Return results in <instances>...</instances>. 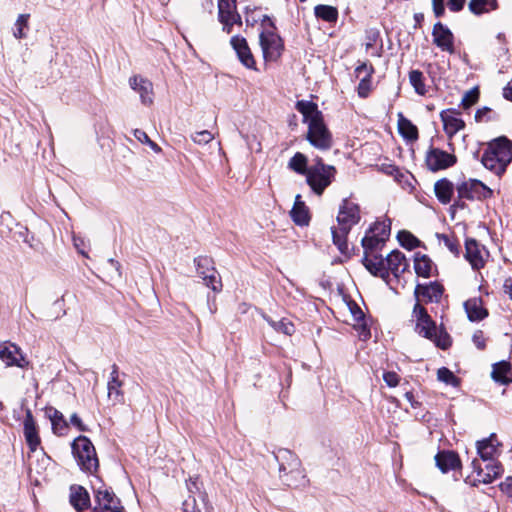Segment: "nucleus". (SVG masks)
I'll list each match as a JSON object with an SVG mask.
<instances>
[{
	"label": "nucleus",
	"mask_w": 512,
	"mask_h": 512,
	"mask_svg": "<svg viewBox=\"0 0 512 512\" xmlns=\"http://www.w3.org/2000/svg\"><path fill=\"white\" fill-rule=\"evenodd\" d=\"M295 108L303 116V123L307 125L305 138L309 144L320 151L331 149L333 136L318 105L312 101L300 100L296 102Z\"/></svg>",
	"instance_id": "f257e3e1"
},
{
	"label": "nucleus",
	"mask_w": 512,
	"mask_h": 512,
	"mask_svg": "<svg viewBox=\"0 0 512 512\" xmlns=\"http://www.w3.org/2000/svg\"><path fill=\"white\" fill-rule=\"evenodd\" d=\"M337 226L332 228L334 244L341 253L349 251L347 236L352 227L361 220V210L358 203L350 198L342 200L337 214Z\"/></svg>",
	"instance_id": "f03ea898"
},
{
	"label": "nucleus",
	"mask_w": 512,
	"mask_h": 512,
	"mask_svg": "<svg viewBox=\"0 0 512 512\" xmlns=\"http://www.w3.org/2000/svg\"><path fill=\"white\" fill-rule=\"evenodd\" d=\"M512 161V142L505 136L493 139L484 150L481 163L497 176L505 173Z\"/></svg>",
	"instance_id": "7ed1b4c3"
},
{
	"label": "nucleus",
	"mask_w": 512,
	"mask_h": 512,
	"mask_svg": "<svg viewBox=\"0 0 512 512\" xmlns=\"http://www.w3.org/2000/svg\"><path fill=\"white\" fill-rule=\"evenodd\" d=\"M275 458L279 464V477L285 485L300 488L308 484L305 470L296 454L281 448L275 453Z\"/></svg>",
	"instance_id": "20e7f679"
},
{
	"label": "nucleus",
	"mask_w": 512,
	"mask_h": 512,
	"mask_svg": "<svg viewBox=\"0 0 512 512\" xmlns=\"http://www.w3.org/2000/svg\"><path fill=\"white\" fill-rule=\"evenodd\" d=\"M413 317L416 321L415 329L419 335L433 341L441 349H447L451 345L448 333L437 329L435 322L418 302L414 305Z\"/></svg>",
	"instance_id": "39448f33"
},
{
	"label": "nucleus",
	"mask_w": 512,
	"mask_h": 512,
	"mask_svg": "<svg viewBox=\"0 0 512 512\" xmlns=\"http://www.w3.org/2000/svg\"><path fill=\"white\" fill-rule=\"evenodd\" d=\"M336 175V168L327 165L322 158L317 157L315 163L309 167L306 177V183L311 190L318 196H321L325 189L330 186Z\"/></svg>",
	"instance_id": "423d86ee"
},
{
	"label": "nucleus",
	"mask_w": 512,
	"mask_h": 512,
	"mask_svg": "<svg viewBox=\"0 0 512 512\" xmlns=\"http://www.w3.org/2000/svg\"><path fill=\"white\" fill-rule=\"evenodd\" d=\"M72 452L78 465L83 471L93 473L97 471L99 462L96 450L90 439L86 436H78L72 442Z\"/></svg>",
	"instance_id": "0eeeda50"
},
{
	"label": "nucleus",
	"mask_w": 512,
	"mask_h": 512,
	"mask_svg": "<svg viewBox=\"0 0 512 512\" xmlns=\"http://www.w3.org/2000/svg\"><path fill=\"white\" fill-rule=\"evenodd\" d=\"M458 197L467 200H484L492 197L493 191L477 179H468L456 187Z\"/></svg>",
	"instance_id": "6e6552de"
},
{
	"label": "nucleus",
	"mask_w": 512,
	"mask_h": 512,
	"mask_svg": "<svg viewBox=\"0 0 512 512\" xmlns=\"http://www.w3.org/2000/svg\"><path fill=\"white\" fill-rule=\"evenodd\" d=\"M218 20L227 34L232 32L234 24H242L241 16L237 12L236 0H218Z\"/></svg>",
	"instance_id": "1a4fd4ad"
},
{
	"label": "nucleus",
	"mask_w": 512,
	"mask_h": 512,
	"mask_svg": "<svg viewBox=\"0 0 512 512\" xmlns=\"http://www.w3.org/2000/svg\"><path fill=\"white\" fill-rule=\"evenodd\" d=\"M260 46L266 61H276L282 53L283 43L281 38L271 30L263 31L260 36Z\"/></svg>",
	"instance_id": "9d476101"
},
{
	"label": "nucleus",
	"mask_w": 512,
	"mask_h": 512,
	"mask_svg": "<svg viewBox=\"0 0 512 512\" xmlns=\"http://www.w3.org/2000/svg\"><path fill=\"white\" fill-rule=\"evenodd\" d=\"M0 360L5 367H19L25 369L30 365L23 351L14 343H2L0 345Z\"/></svg>",
	"instance_id": "9b49d317"
},
{
	"label": "nucleus",
	"mask_w": 512,
	"mask_h": 512,
	"mask_svg": "<svg viewBox=\"0 0 512 512\" xmlns=\"http://www.w3.org/2000/svg\"><path fill=\"white\" fill-rule=\"evenodd\" d=\"M485 468H482L479 461L474 459L471 463L473 472L476 473L475 481L483 484L492 483L503 474V467L499 461H486Z\"/></svg>",
	"instance_id": "f8f14e48"
},
{
	"label": "nucleus",
	"mask_w": 512,
	"mask_h": 512,
	"mask_svg": "<svg viewBox=\"0 0 512 512\" xmlns=\"http://www.w3.org/2000/svg\"><path fill=\"white\" fill-rule=\"evenodd\" d=\"M456 162V157L438 148H432L427 152L426 164L431 171L446 169Z\"/></svg>",
	"instance_id": "ddd939ff"
},
{
	"label": "nucleus",
	"mask_w": 512,
	"mask_h": 512,
	"mask_svg": "<svg viewBox=\"0 0 512 512\" xmlns=\"http://www.w3.org/2000/svg\"><path fill=\"white\" fill-rule=\"evenodd\" d=\"M440 119L443 123V129L449 138L465 128V122L461 118L460 113L454 109L441 111Z\"/></svg>",
	"instance_id": "4468645a"
},
{
	"label": "nucleus",
	"mask_w": 512,
	"mask_h": 512,
	"mask_svg": "<svg viewBox=\"0 0 512 512\" xmlns=\"http://www.w3.org/2000/svg\"><path fill=\"white\" fill-rule=\"evenodd\" d=\"M97 507L101 512H122L119 498L108 489H99L95 494Z\"/></svg>",
	"instance_id": "2eb2a0df"
},
{
	"label": "nucleus",
	"mask_w": 512,
	"mask_h": 512,
	"mask_svg": "<svg viewBox=\"0 0 512 512\" xmlns=\"http://www.w3.org/2000/svg\"><path fill=\"white\" fill-rule=\"evenodd\" d=\"M240 62L248 69H255V60L248 46L247 40L239 35L233 36L230 40Z\"/></svg>",
	"instance_id": "dca6fc26"
},
{
	"label": "nucleus",
	"mask_w": 512,
	"mask_h": 512,
	"mask_svg": "<svg viewBox=\"0 0 512 512\" xmlns=\"http://www.w3.org/2000/svg\"><path fill=\"white\" fill-rule=\"evenodd\" d=\"M501 443L493 433L489 437L476 442L477 453L483 461H497L496 456L499 452Z\"/></svg>",
	"instance_id": "f3484780"
},
{
	"label": "nucleus",
	"mask_w": 512,
	"mask_h": 512,
	"mask_svg": "<svg viewBox=\"0 0 512 512\" xmlns=\"http://www.w3.org/2000/svg\"><path fill=\"white\" fill-rule=\"evenodd\" d=\"M433 42L439 47L442 51H446L449 53L454 52L453 45V34L452 32L444 26L442 23L437 22L432 31Z\"/></svg>",
	"instance_id": "a211bd4d"
},
{
	"label": "nucleus",
	"mask_w": 512,
	"mask_h": 512,
	"mask_svg": "<svg viewBox=\"0 0 512 512\" xmlns=\"http://www.w3.org/2000/svg\"><path fill=\"white\" fill-rule=\"evenodd\" d=\"M23 432L29 449L34 452L37 450L38 446L41 443L38 429L36 426V422L33 418L32 412L30 410L26 411V415L23 421Z\"/></svg>",
	"instance_id": "6ab92c4d"
},
{
	"label": "nucleus",
	"mask_w": 512,
	"mask_h": 512,
	"mask_svg": "<svg viewBox=\"0 0 512 512\" xmlns=\"http://www.w3.org/2000/svg\"><path fill=\"white\" fill-rule=\"evenodd\" d=\"M130 87L139 93L141 102L144 105L153 103V84L141 76H133L129 79Z\"/></svg>",
	"instance_id": "aec40b11"
},
{
	"label": "nucleus",
	"mask_w": 512,
	"mask_h": 512,
	"mask_svg": "<svg viewBox=\"0 0 512 512\" xmlns=\"http://www.w3.org/2000/svg\"><path fill=\"white\" fill-rule=\"evenodd\" d=\"M465 258L473 269H480L484 266L486 251L474 239H467L465 243Z\"/></svg>",
	"instance_id": "412c9836"
},
{
	"label": "nucleus",
	"mask_w": 512,
	"mask_h": 512,
	"mask_svg": "<svg viewBox=\"0 0 512 512\" xmlns=\"http://www.w3.org/2000/svg\"><path fill=\"white\" fill-rule=\"evenodd\" d=\"M443 293V287L436 282H432L429 285L418 284L415 287L414 295L419 303L421 300L428 302H437Z\"/></svg>",
	"instance_id": "4be33fe9"
},
{
	"label": "nucleus",
	"mask_w": 512,
	"mask_h": 512,
	"mask_svg": "<svg viewBox=\"0 0 512 512\" xmlns=\"http://www.w3.org/2000/svg\"><path fill=\"white\" fill-rule=\"evenodd\" d=\"M408 267L404 254L399 250H394L386 257L387 278L389 273L399 277Z\"/></svg>",
	"instance_id": "5701e85b"
},
{
	"label": "nucleus",
	"mask_w": 512,
	"mask_h": 512,
	"mask_svg": "<svg viewBox=\"0 0 512 512\" xmlns=\"http://www.w3.org/2000/svg\"><path fill=\"white\" fill-rule=\"evenodd\" d=\"M45 414L51 422L52 431L58 436H64L68 433L69 424L65 420L62 412L53 407H48Z\"/></svg>",
	"instance_id": "b1692460"
},
{
	"label": "nucleus",
	"mask_w": 512,
	"mask_h": 512,
	"mask_svg": "<svg viewBox=\"0 0 512 512\" xmlns=\"http://www.w3.org/2000/svg\"><path fill=\"white\" fill-rule=\"evenodd\" d=\"M363 263L371 274L381 277L384 280L387 279L386 258L380 255L365 254Z\"/></svg>",
	"instance_id": "393cba45"
},
{
	"label": "nucleus",
	"mask_w": 512,
	"mask_h": 512,
	"mask_svg": "<svg viewBox=\"0 0 512 512\" xmlns=\"http://www.w3.org/2000/svg\"><path fill=\"white\" fill-rule=\"evenodd\" d=\"M437 467L443 472L447 473L460 467L461 462L458 455L453 451H441L435 456Z\"/></svg>",
	"instance_id": "a878e982"
},
{
	"label": "nucleus",
	"mask_w": 512,
	"mask_h": 512,
	"mask_svg": "<svg viewBox=\"0 0 512 512\" xmlns=\"http://www.w3.org/2000/svg\"><path fill=\"white\" fill-rule=\"evenodd\" d=\"M290 216L296 225L306 226L309 224V210L304 201H302L300 194H297L295 197L294 205L290 211Z\"/></svg>",
	"instance_id": "bb28decb"
},
{
	"label": "nucleus",
	"mask_w": 512,
	"mask_h": 512,
	"mask_svg": "<svg viewBox=\"0 0 512 512\" xmlns=\"http://www.w3.org/2000/svg\"><path fill=\"white\" fill-rule=\"evenodd\" d=\"M467 317L470 321H481L488 316V311L483 307L482 299L474 297L464 303Z\"/></svg>",
	"instance_id": "cd10ccee"
},
{
	"label": "nucleus",
	"mask_w": 512,
	"mask_h": 512,
	"mask_svg": "<svg viewBox=\"0 0 512 512\" xmlns=\"http://www.w3.org/2000/svg\"><path fill=\"white\" fill-rule=\"evenodd\" d=\"M122 381L119 379V373L116 366H113V370L110 374V379L108 381L107 389H108V398L114 403H121L123 401V392H122Z\"/></svg>",
	"instance_id": "c85d7f7f"
},
{
	"label": "nucleus",
	"mask_w": 512,
	"mask_h": 512,
	"mask_svg": "<svg viewBox=\"0 0 512 512\" xmlns=\"http://www.w3.org/2000/svg\"><path fill=\"white\" fill-rule=\"evenodd\" d=\"M70 502L76 510L82 511L89 507L90 496L85 488L74 485L70 488Z\"/></svg>",
	"instance_id": "c756f323"
},
{
	"label": "nucleus",
	"mask_w": 512,
	"mask_h": 512,
	"mask_svg": "<svg viewBox=\"0 0 512 512\" xmlns=\"http://www.w3.org/2000/svg\"><path fill=\"white\" fill-rule=\"evenodd\" d=\"M492 379L501 384L508 385L512 382V371L510 363L507 361H500L495 363L491 372Z\"/></svg>",
	"instance_id": "7c9ffc66"
},
{
	"label": "nucleus",
	"mask_w": 512,
	"mask_h": 512,
	"mask_svg": "<svg viewBox=\"0 0 512 512\" xmlns=\"http://www.w3.org/2000/svg\"><path fill=\"white\" fill-rule=\"evenodd\" d=\"M434 191L437 199L442 204H448L451 201L452 195L454 193V186L452 182L446 178H443L434 184Z\"/></svg>",
	"instance_id": "2f4dec72"
},
{
	"label": "nucleus",
	"mask_w": 512,
	"mask_h": 512,
	"mask_svg": "<svg viewBox=\"0 0 512 512\" xmlns=\"http://www.w3.org/2000/svg\"><path fill=\"white\" fill-rule=\"evenodd\" d=\"M397 117L399 133L407 140H416L418 138L417 127L409 119H407L401 112L398 113Z\"/></svg>",
	"instance_id": "473e14b6"
},
{
	"label": "nucleus",
	"mask_w": 512,
	"mask_h": 512,
	"mask_svg": "<svg viewBox=\"0 0 512 512\" xmlns=\"http://www.w3.org/2000/svg\"><path fill=\"white\" fill-rule=\"evenodd\" d=\"M433 268L431 259L423 254L417 253L414 258V269L420 277H430Z\"/></svg>",
	"instance_id": "72a5a7b5"
},
{
	"label": "nucleus",
	"mask_w": 512,
	"mask_h": 512,
	"mask_svg": "<svg viewBox=\"0 0 512 512\" xmlns=\"http://www.w3.org/2000/svg\"><path fill=\"white\" fill-rule=\"evenodd\" d=\"M315 16L323 21L335 23L338 19V10L330 5H317L314 8Z\"/></svg>",
	"instance_id": "f704fd0d"
},
{
	"label": "nucleus",
	"mask_w": 512,
	"mask_h": 512,
	"mask_svg": "<svg viewBox=\"0 0 512 512\" xmlns=\"http://www.w3.org/2000/svg\"><path fill=\"white\" fill-rule=\"evenodd\" d=\"M308 158L301 152H297L288 162V168L300 175H306L309 167Z\"/></svg>",
	"instance_id": "c9c22d12"
},
{
	"label": "nucleus",
	"mask_w": 512,
	"mask_h": 512,
	"mask_svg": "<svg viewBox=\"0 0 512 512\" xmlns=\"http://www.w3.org/2000/svg\"><path fill=\"white\" fill-rule=\"evenodd\" d=\"M263 318L277 332H281L289 336L295 332L294 324L286 318H282L278 321H275L266 315H263Z\"/></svg>",
	"instance_id": "e433bc0d"
},
{
	"label": "nucleus",
	"mask_w": 512,
	"mask_h": 512,
	"mask_svg": "<svg viewBox=\"0 0 512 512\" xmlns=\"http://www.w3.org/2000/svg\"><path fill=\"white\" fill-rule=\"evenodd\" d=\"M409 82L418 95L424 96L427 93L425 78L421 71L411 70L409 72Z\"/></svg>",
	"instance_id": "4c0bfd02"
},
{
	"label": "nucleus",
	"mask_w": 512,
	"mask_h": 512,
	"mask_svg": "<svg viewBox=\"0 0 512 512\" xmlns=\"http://www.w3.org/2000/svg\"><path fill=\"white\" fill-rule=\"evenodd\" d=\"M386 239L380 237H377L375 233H373L370 229L366 232L365 236L362 239V246L365 250V254H368L367 252L373 251L378 249L381 245L384 244Z\"/></svg>",
	"instance_id": "58836bf2"
},
{
	"label": "nucleus",
	"mask_w": 512,
	"mask_h": 512,
	"mask_svg": "<svg viewBox=\"0 0 512 512\" xmlns=\"http://www.w3.org/2000/svg\"><path fill=\"white\" fill-rule=\"evenodd\" d=\"M469 9L472 13L479 15L496 9L495 0H470Z\"/></svg>",
	"instance_id": "ea45409f"
},
{
	"label": "nucleus",
	"mask_w": 512,
	"mask_h": 512,
	"mask_svg": "<svg viewBox=\"0 0 512 512\" xmlns=\"http://www.w3.org/2000/svg\"><path fill=\"white\" fill-rule=\"evenodd\" d=\"M370 230L377 235V237H382L384 239H388L391 231V221L389 218H384L382 220L376 221Z\"/></svg>",
	"instance_id": "a19ab883"
},
{
	"label": "nucleus",
	"mask_w": 512,
	"mask_h": 512,
	"mask_svg": "<svg viewBox=\"0 0 512 512\" xmlns=\"http://www.w3.org/2000/svg\"><path fill=\"white\" fill-rule=\"evenodd\" d=\"M203 281L205 285L210 287L214 292H220L222 289L220 276L214 267L208 269V275L203 277Z\"/></svg>",
	"instance_id": "79ce46f5"
},
{
	"label": "nucleus",
	"mask_w": 512,
	"mask_h": 512,
	"mask_svg": "<svg viewBox=\"0 0 512 512\" xmlns=\"http://www.w3.org/2000/svg\"><path fill=\"white\" fill-rule=\"evenodd\" d=\"M437 379L447 385L456 387L459 385L458 378L446 367H442L437 371Z\"/></svg>",
	"instance_id": "37998d69"
},
{
	"label": "nucleus",
	"mask_w": 512,
	"mask_h": 512,
	"mask_svg": "<svg viewBox=\"0 0 512 512\" xmlns=\"http://www.w3.org/2000/svg\"><path fill=\"white\" fill-rule=\"evenodd\" d=\"M498 114L489 107L479 108L475 113V121L479 123L496 121Z\"/></svg>",
	"instance_id": "c03bdc74"
},
{
	"label": "nucleus",
	"mask_w": 512,
	"mask_h": 512,
	"mask_svg": "<svg viewBox=\"0 0 512 512\" xmlns=\"http://www.w3.org/2000/svg\"><path fill=\"white\" fill-rule=\"evenodd\" d=\"M400 244L411 250L419 245V240L408 231H400L397 236Z\"/></svg>",
	"instance_id": "a18cd8bd"
},
{
	"label": "nucleus",
	"mask_w": 512,
	"mask_h": 512,
	"mask_svg": "<svg viewBox=\"0 0 512 512\" xmlns=\"http://www.w3.org/2000/svg\"><path fill=\"white\" fill-rule=\"evenodd\" d=\"M186 487L190 493V495H198L202 503L205 502V494L201 491V486L199 484L197 477H190L186 481Z\"/></svg>",
	"instance_id": "49530a36"
},
{
	"label": "nucleus",
	"mask_w": 512,
	"mask_h": 512,
	"mask_svg": "<svg viewBox=\"0 0 512 512\" xmlns=\"http://www.w3.org/2000/svg\"><path fill=\"white\" fill-rule=\"evenodd\" d=\"M191 139L198 145H205L214 139V135L208 130H202L192 134Z\"/></svg>",
	"instance_id": "de8ad7c7"
},
{
	"label": "nucleus",
	"mask_w": 512,
	"mask_h": 512,
	"mask_svg": "<svg viewBox=\"0 0 512 512\" xmlns=\"http://www.w3.org/2000/svg\"><path fill=\"white\" fill-rule=\"evenodd\" d=\"M479 98V92L476 88L467 91L461 101L463 108L467 109L474 105Z\"/></svg>",
	"instance_id": "09e8293b"
},
{
	"label": "nucleus",
	"mask_w": 512,
	"mask_h": 512,
	"mask_svg": "<svg viewBox=\"0 0 512 512\" xmlns=\"http://www.w3.org/2000/svg\"><path fill=\"white\" fill-rule=\"evenodd\" d=\"M372 89L371 77L363 76L357 87L359 97L366 98Z\"/></svg>",
	"instance_id": "8fccbe9b"
},
{
	"label": "nucleus",
	"mask_w": 512,
	"mask_h": 512,
	"mask_svg": "<svg viewBox=\"0 0 512 512\" xmlns=\"http://www.w3.org/2000/svg\"><path fill=\"white\" fill-rule=\"evenodd\" d=\"M28 19H29V14H20L16 20V31L14 32V36L18 39H21V38H24L25 37V33L23 31V29L25 27H27L28 25Z\"/></svg>",
	"instance_id": "3c124183"
},
{
	"label": "nucleus",
	"mask_w": 512,
	"mask_h": 512,
	"mask_svg": "<svg viewBox=\"0 0 512 512\" xmlns=\"http://www.w3.org/2000/svg\"><path fill=\"white\" fill-rule=\"evenodd\" d=\"M184 512H202L199 504L197 503L196 495H189L183 502Z\"/></svg>",
	"instance_id": "603ef678"
},
{
	"label": "nucleus",
	"mask_w": 512,
	"mask_h": 512,
	"mask_svg": "<svg viewBox=\"0 0 512 512\" xmlns=\"http://www.w3.org/2000/svg\"><path fill=\"white\" fill-rule=\"evenodd\" d=\"M210 263H211L210 259H208L206 257H200L196 260L197 271H198L199 276L202 279L205 275H208V269L211 268V267H209Z\"/></svg>",
	"instance_id": "864d4df0"
},
{
	"label": "nucleus",
	"mask_w": 512,
	"mask_h": 512,
	"mask_svg": "<svg viewBox=\"0 0 512 512\" xmlns=\"http://www.w3.org/2000/svg\"><path fill=\"white\" fill-rule=\"evenodd\" d=\"M383 380L387 384V386L393 388L396 387L399 384L400 377L395 372H385L383 374Z\"/></svg>",
	"instance_id": "5fc2aeb1"
},
{
	"label": "nucleus",
	"mask_w": 512,
	"mask_h": 512,
	"mask_svg": "<svg viewBox=\"0 0 512 512\" xmlns=\"http://www.w3.org/2000/svg\"><path fill=\"white\" fill-rule=\"evenodd\" d=\"M373 71H374V69H373L372 65H368L367 63H362L355 69V73H356L357 77H360L361 75L367 76V77H372Z\"/></svg>",
	"instance_id": "6e6d98bb"
},
{
	"label": "nucleus",
	"mask_w": 512,
	"mask_h": 512,
	"mask_svg": "<svg viewBox=\"0 0 512 512\" xmlns=\"http://www.w3.org/2000/svg\"><path fill=\"white\" fill-rule=\"evenodd\" d=\"M70 423L74 425L80 432L88 431V427L83 423L81 418L76 413H73L70 416Z\"/></svg>",
	"instance_id": "4d7b16f0"
},
{
	"label": "nucleus",
	"mask_w": 512,
	"mask_h": 512,
	"mask_svg": "<svg viewBox=\"0 0 512 512\" xmlns=\"http://www.w3.org/2000/svg\"><path fill=\"white\" fill-rule=\"evenodd\" d=\"M501 491L512 500V477H507L501 484H500Z\"/></svg>",
	"instance_id": "13d9d810"
},
{
	"label": "nucleus",
	"mask_w": 512,
	"mask_h": 512,
	"mask_svg": "<svg viewBox=\"0 0 512 512\" xmlns=\"http://www.w3.org/2000/svg\"><path fill=\"white\" fill-rule=\"evenodd\" d=\"M432 7L434 15L439 18L444 15L445 12V6H444V0H432Z\"/></svg>",
	"instance_id": "bf43d9fd"
},
{
	"label": "nucleus",
	"mask_w": 512,
	"mask_h": 512,
	"mask_svg": "<svg viewBox=\"0 0 512 512\" xmlns=\"http://www.w3.org/2000/svg\"><path fill=\"white\" fill-rule=\"evenodd\" d=\"M473 343L478 349H484L485 348V339L483 336L482 331H477L474 333L472 337Z\"/></svg>",
	"instance_id": "052dcab7"
},
{
	"label": "nucleus",
	"mask_w": 512,
	"mask_h": 512,
	"mask_svg": "<svg viewBox=\"0 0 512 512\" xmlns=\"http://www.w3.org/2000/svg\"><path fill=\"white\" fill-rule=\"evenodd\" d=\"M466 0H448V8L453 12H458L464 7Z\"/></svg>",
	"instance_id": "680f3d73"
},
{
	"label": "nucleus",
	"mask_w": 512,
	"mask_h": 512,
	"mask_svg": "<svg viewBox=\"0 0 512 512\" xmlns=\"http://www.w3.org/2000/svg\"><path fill=\"white\" fill-rule=\"evenodd\" d=\"M134 137L142 144H146L148 140L150 139L147 133L140 129H135L133 131Z\"/></svg>",
	"instance_id": "e2e57ef3"
},
{
	"label": "nucleus",
	"mask_w": 512,
	"mask_h": 512,
	"mask_svg": "<svg viewBox=\"0 0 512 512\" xmlns=\"http://www.w3.org/2000/svg\"><path fill=\"white\" fill-rule=\"evenodd\" d=\"M73 243H74L75 248L79 251V253H81L83 256L87 257V254L85 253V251L83 249L85 247L84 239L74 236Z\"/></svg>",
	"instance_id": "0e129e2a"
},
{
	"label": "nucleus",
	"mask_w": 512,
	"mask_h": 512,
	"mask_svg": "<svg viewBox=\"0 0 512 512\" xmlns=\"http://www.w3.org/2000/svg\"><path fill=\"white\" fill-rule=\"evenodd\" d=\"M503 97L509 101H512V80L509 81L503 88Z\"/></svg>",
	"instance_id": "69168bd1"
},
{
	"label": "nucleus",
	"mask_w": 512,
	"mask_h": 512,
	"mask_svg": "<svg viewBox=\"0 0 512 512\" xmlns=\"http://www.w3.org/2000/svg\"><path fill=\"white\" fill-rule=\"evenodd\" d=\"M351 312H352L353 317H354V319L356 321H360V320H362L364 318L363 312L356 305L354 307H351Z\"/></svg>",
	"instance_id": "338daca9"
},
{
	"label": "nucleus",
	"mask_w": 512,
	"mask_h": 512,
	"mask_svg": "<svg viewBox=\"0 0 512 512\" xmlns=\"http://www.w3.org/2000/svg\"><path fill=\"white\" fill-rule=\"evenodd\" d=\"M154 152L156 153H160L161 152V148L159 147V145L157 143H155L154 141H152L151 139L148 140V142L146 143Z\"/></svg>",
	"instance_id": "774afa93"
}]
</instances>
